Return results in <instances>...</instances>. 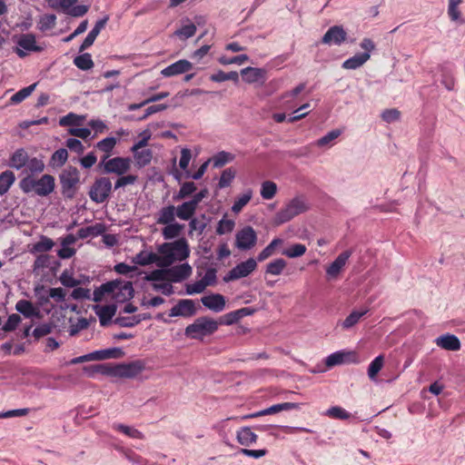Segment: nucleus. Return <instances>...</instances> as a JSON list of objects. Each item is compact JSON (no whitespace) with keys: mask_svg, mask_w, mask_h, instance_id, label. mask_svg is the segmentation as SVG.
Returning <instances> with one entry per match:
<instances>
[{"mask_svg":"<svg viewBox=\"0 0 465 465\" xmlns=\"http://www.w3.org/2000/svg\"><path fill=\"white\" fill-rule=\"evenodd\" d=\"M119 178L114 183V190H117L121 187H124L129 184H134L137 181V175L128 174V175H118Z\"/></svg>","mask_w":465,"mask_h":465,"instance_id":"680f3d73","label":"nucleus"},{"mask_svg":"<svg viewBox=\"0 0 465 465\" xmlns=\"http://www.w3.org/2000/svg\"><path fill=\"white\" fill-rule=\"evenodd\" d=\"M144 280L147 282H170L169 272L167 269H156L146 274Z\"/></svg>","mask_w":465,"mask_h":465,"instance_id":"c03bdc74","label":"nucleus"},{"mask_svg":"<svg viewBox=\"0 0 465 465\" xmlns=\"http://www.w3.org/2000/svg\"><path fill=\"white\" fill-rule=\"evenodd\" d=\"M78 0H48L49 6L55 10H63L64 13H68V10L74 5Z\"/></svg>","mask_w":465,"mask_h":465,"instance_id":"603ef678","label":"nucleus"},{"mask_svg":"<svg viewBox=\"0 0 465 465\" xmlns=\"http://www.w3.org/2000/svg\"><path fill=\"white\" fill-rule=\"evenodd\" d=\"M461 0H449L448 15L451 20L456 21L460 17V12L458 8Z\"/></svg>","mask_w":465,"mask_h":465,"instance_id":"774afa93","label":"nucleus"},{"mask_svg":"<svg viewBox=\"0 0 465 465\" xmlns=\"http://www.w3.org/2000/svg\"><path fill=\"white\" fill-rule=\"evenodd\" d=\"M345 358H346V354L344 352H341V351L334 352L327 357L326 365L328 367H332V366H335L338 364H341L344 362Z\"/></svg>","mask_w":465,"mask_h":465,"instance_id":"338daca9","label":"nucleus"},{"mask_svg":"<svg viewBox=\"0 0 465 465\" xmlns=\"http://www.w3.org/2000/svg\"><path fill=\"white\" fill-rule=\"evenodd\" d=\"M28 161V154L24 149L16 150L10 158V166L16 170L25 166Z\"/></svg>","mask_w":465,"mask_h":465,"instance_id":"2f4dec72","label":"nucleus"},{"mask_svg":"<svg viewBox=\"0 0 465 465\" xmlns=\"http://www.w3.org/2000/svg\"><path fill=\"white\" fill-rule=\"evenodd\" d=\"M15 176L13 172L5 171L0 174V194H5L14 183Z\"/></svg>","mask_w":465,"mask_h":465,"instance_id":"4c0bfd02","label":"nucleus"},{"mask_svg":"<svg viewBox=\"0 0 465 465\" xmlns=\"http://www.w3.org/2000/svg\"><path fill=\"white\" fill-rule=\"evenodd\" d=\"M201 302L203 306L215 312L223 311L225 307V298L219 293L203 296Z\"/></svg>","mask_w":465,"mask_h":465,"instance_id":"f3484780","label":"nucleus"},{"mask_svg":"<svg viewBox=\"0 0 465 465\" xmlns=\"http://www.w3.org/2000/svg\"><path fill=\"white\" fill-rule=\"evenodd\" d=\"M196 189H197V187L194 183L185 182L184 183H183L181 185L180 190L177 193V194H175L173 196V200L180 201V200L185 199V198L191 196L192 194H193L195 193Z\"/></svg>","mask_w":465,"mask_h":465,"instance_id":"e433bc0d","label":"nucleus"},{"mask_svg":"<svg viewBox=\"0 0 465 465\" xmlns=\"http://www.w3.org/2000/svg\"><path fill=\"white\" fill-rule=\"evenodd\" d=\"M306 246L302 243L292 244L291 247L282 251V254L289 258H297L302 256L306 252Z\"/></svg>","mask_w":465,"mask_h":465,"instance_id":"864d4df0","label":"nucleus"},{"mask_svg":"<svg viewBox=\"0 0 465 465\" xmlns=\"http://www.w3.org/2000/svg\"><path fill=\"white\" fill-rule=\"evenodd\" d=\"M241 74L244 82L254 84L264 81L265 72L261 68L246 67L241 71Z\"/></svg>","mask_w":465,"mask_h":465,"instance_id":"412c9836","label":"nucleus"},{"mask_svg":"<svg viewBox=\"0 0 465 465\" xmlns=\"http://www.w3.org/2000/svg\"><path fill=\"white\" fill-rule=\"evenodd\" d=\"M277 193V185L274 182L265 181L262 183L261 195L264 200L272 199Z\"/></svg>","mask_w":465,"mask_h":465,"instance_id":"09e8293b","label":"nucleus"},{"mask_svg":"<svg viewBox=\"0 0 465 465\" xmlns=\"http://www.w3.org/2000/svg\"><path fill=\"white\" fill-rule=\"evenodd\" d=\"M218 327V321L203 316L197 318L192 324H189L185 328L184 334L191 339L203 340L205 336L214 333Z\"/></svg>","mask_w":465,"mask_h":465,"instance_id":"f03ea898","label":"nucleus"},{"mask_svg":"<svg viewBox=\"0 0 465 465\" xmlns=\"http://www.w3.org/2000/svg\"><path fill=\"white\" fill-rule=\"evenodd\" d=\"M183 228H184L183 224H180L176 222L169 223V224H165V227L162 231L163 237L165 240H171V239L176 238L181 234Z\"/></svg>","mask_w":465,"mask_h":465,"instance_id":"473e14b6","label":"nucleus"},{"mask_svg":"<svg viewBox=\"0 0 465 465\" xmlns=\"http://www.w3.org/2000/svg\"><path fill=\"white\" fill-rule=\"evenodd\" d=\"M193 69V64L185 59H181L161 71L164 77H172L187 73Z\"/></svg>","mask_w":465,"mask_h":465,"instance_id":"4468645a","label":"nucleus"},{"mask_svg":"<svg viewBox=\"0 0 465 465\" xmlns=\"http://www.w3.org/2000/svg\"><path fill=\"white\" fill-rule=\"evenodd\" d=\"M235 242L238 249L250 250L257 242V234L252 227L245 226L236 233Z\"/></svg>","mask_w":465,"mask_h":465,"instance_id":"1a4fd4ad","label":"nucleus"},{"mask_svg":"<svg viewBox=\"0 0 465 465\" xmlns=\"http://www.w3.org/2000/svg\"><path fill=\"white\" fill-rule=\"evenodd\" d=\"M383 361L384 359L382 355H379L371 361L368 368V375L370 379L373 380L377 376L383 366Z\"/></svg>","mask_w":465,"mask_h":465,"instance_id":"6e6d98bb","label":"nucleus"},{"mask_svg":"<svg viewBox=\"0 0 465 465\" xmlns=\"http://www.w3.org/2000/svg\"><path fill=\"white\" fill-rule=\"evenodd\" d=\"M144 369L145 364L141 360L117 363V378L132 379L139 375Z\"/></svg>","mask_w":465,"mask_h":465,"instance_id":"9d476101","label":"nucleus"},{"mask_svg":"<svg viewBox=\"0 0 465 465\" xmlns=\"http://www.w3.org/2000/svg\"><path fill=\"white\" fill-rule=\"evenodd\" d=\"M117 143V139L114 137H106L95 144V148L101 152H104V155H108L110 157L111 153L113 152L114 146Z\"/></svg>","mask_w":465,"mask_h":465,"instance_id":"58836bf2","label":"nucleus"},{"mask_svg":"<svg viewBox=\"0 0 465 465\" xmlns=\"http://www.w3.org/2000/svg\"><path fill=\"white\" fill-rule=\"evenodd\" d=\"M21 322V317L20 315L16 313L11 314L6 322L3 326V331L5 332L13 331L16 329L18 324Z\"/></svg>","mask_w":465,"mask_h":465,"instance_id":"e2e57ef3","label":"nucleus"},{"mask_svg":"<svg viewBox=\"0 0 465 465\" xmlns=\"http://www.w3.org/2000/svg\"><path fill=\"white\" fill-rule=\"evenodd\" d=\"M400 117L401 112L396 108L386 109L381 114V119L388 124L398 121Z\"/></svg>","mask_w":465,"mask_h":465,"instance_id":"69168bd1","label":"nucleus"},{"mask_svg":"<svg viewBox=\"0 0 465 465\" xmlns=\"http://www.w3.org/2000/svg\"><path fill=\"white\" fill-rule=\"evenodd\" d=\"M114 428L124 433V435L132 438V439H138V440H143L144 439V435L142 431L138 430L137 429H134L133 427H130V426H126V425H124V424H114Z\"/></svg>","mask_w":465,"mask_h":465,"instance_id":"79ce46f5","label":"nucleus"},{"mask_svg":"<svg viewBox=\"0 0 465 465\" xmlns=\"http://www.w3.org/2000/svg\"><path fill=\"white\" fill-rule=\"evenodd\" d=\"M159 267L167 268L175 262L172 242H164L158 246Z\"/></svg>","mask_w":465,"mask_h":465,"instance_id":"2eb2a0df","label":"nucleus"},{"mask_svg":"<svg viewBox=\"0 0 465 465\" xmlns=\"http://www.w3.org/2000/svg\"><path fill=\"white\" fill-rule=\"evenodd\" d=\"M234 226H235V223L233 220L223 218L218 223V225L216 227V232L219 235L232 232Z\"/></svg>","mask_w":465,"mask_h":465,"instance_id":"13d9d810","label":"nucleus"},{"mask_svg":"<svg viewBox=\"0 0 465 465\" xmlns=\"http://www.w3.org/2000/svg\"><path fill=\"white\" fill-rule=\"evenodd\" d=\"M286 264L283 259H276L267 264L265 272L274 276L280 275L286 267Z\"/></svg>","mask_w":465,"mask_h":465,"instance_id":"49530a36","label":"nucleus"},{"mask_svg":"<svg viewBox=\"0 0 465 465\" xmlns=\"http://www.w3.org/2000/svg\"><path fill=\"white\" fill-rule=\"evenodd\" d=\"M368 309L362 310L361 312L359 311H353L351 312L343 321L342 327L344 329H349L354 326L360 319L364 316L368 312Z\"/></svg>","mask_w":465,"mask_h":465,"instance_id":"8fccbe9b","label":"nucleus"},{"mask_svg":"<svg viewBox=\"0 0 465 465\" xmlns=\"http://www.w3.org/2000/svg\"><path fill=\"white\" fill-rule=\"evenodd\" d=\"M351 255V252L349 250L340 253L338 257L326 269L327 274L331 278L337 277L342 268L345 266Z\"/></svg>","mask_w":465,"mask_h":465,"instance_id":"dca6fc26","label":"nucleus"},{"mask_svg":"<svg viewBox=\"0 0 465 465\" xmlns=\"http://www.w3.org/2000/svg\"><path fill=\"white\" fill-rule=\"evenodd\" d=\"M308 206L302 197H295L291 200L285 207L281 209L274 217V223L280 225L285 223L295 216L306 212Z\"/></svg>","mask_w":465,"mask_h":465,"instance_id":"7ed1b4c3","label":"nucleus"},{"mask_svg":"<svg viewBox=\"0 0 465 465\" xmlns=\"http://www.w3.org/2000/svg\"><path fill=\"white\" fill-rule=\"evenodd\" d=\"M124 355L120 348H111L106 350L95 351L92 352L93 361H103L106 359H118Z\"/></svg>","mask_w":465,"mask_h":465,"instance_id":"cd10ccee","label":"nucleus"},{"mask_svg":"<svg viewBox=\"0 0 465 465\" xmlns=\"http://www.w3.org/2000/svg\"><path fill=\"white\" fill-rule=\"evenodd\" d=\"M134 158L138 167H144L148 165L153 158V152L150 149H143L134 153Z\"/></svg>","mask_w":465,"mask_h":465,"instance_id":"c9c22d12","label":"nucleus"},{"mask_svg":"<svg viewBox=\"0 0 465 465\" xmlns=\"http://www.w3.org/2000/svg\"><path fill=\"white\" fill-rule=\"evenodd\" d=\"M257 267V262L253 258H249L245 262H242L232 268L224 277L225 282L238 280L248 276Z\"/></svg>","mask_w":465,"mask_h":465,"instance_id":"6e6552de","label":"nucleus"},{"mask_svg":"<svg viewBox=\"0 0 465 465\" xmlns=\"http://www.w3.org/2000/svg\"><path fill=\"white\" fill-rule=\"evenodd\" d=\"M106 227L104 223H97L94 225L82 227L77 231V236L80 239H85L88 237H96L105 232Z\"/></svg>","mask_w":465,"mask_h":465,"instance_id":"5701e85b","label":"nucleus"},{"mask_svg":"<svg viewBox=\"0 0 465 465\" xmlns=\"http://www.w3.org/2000/svg\"><path fill=\"white\" fill-rule=\"evenodd\" d=\"M159 255L155 252L145 253L143 252H140L134 258V262L141 266L156 263V265L159 267Z\"/></svg>","mask_w":465,"mask_h":465,"instance_id":"c756f323","label":"nucleus"},{"mask_svg":"<svg viewBox=\"0 0 465 465\" xmlns=\"http://www.w3.org/2000/svg\"><path fill=\"white\" fill-rule=\"evenodd\" d=\"M300 404L295 402H283L279 404H274L265 410L258 411L256 413L251 414L250 418H255L259 416L271 415L275 414L282 411H292L299 409Z\"/></svg>","mask_w":465,"mask_h":465,"instance_id":"6ab92c4d","label":"nucleus"},{"mask_svg":"<svg viewBox=\"0 0 465 465\" xmlns=\"http://www.w3.org/2000/svg\"><path fill=\"white\" fill-rule=\"evenodd\" d=\"M61 183V193L64 198L72 199L74 197L77 185L80 183V173L76 167L68 166L59 175Z\"/></svg>","mask_w":465,"mask_h":465,"instance_id":"20e7f679","label":"nucleus"},{"mask_svg":"<svg viewBox=\"0 0 465 465\" xmlns=\"http://www.w3.org/2000/svg\"><path fill=\"white\" fill-rule=\"evenodd\" d=\"M176 209L174 205L163 207L158 213L156 223L158 224H169L175 222Z\"/></svg>","mask_w":465,"mask_h":465,"instance_id":"bb28decb","label":"nucleus"},{"mask_svg":"<svg viewBox=\"0 0 465 465\" xmlns=\"http://www.w3.org/2000/svg\"><path fill=\"white\" fill-rule=\"evenodd\" d=\"M325 415L331 419L341 420H348L351 417V414L350 412H348L345 409H343L340 406H332V407L329 408L326 411Z\"/></svg>","mask_w":465,"mask_h":465,"instance_id":"a19ab883","label":"nucleus"},{"mask_svg":"<svg viewBox=\"0 0 465 465\" xmlns=\"http://www.w3.org/2000/svg\"><path fill=\"white\" fill-rule=\"evenodd\" d=\"M54 245V242L52 239L47 236L42 235L40 240L33 244L31 248V252L33 253H41L45 252L50 251Z\"/></svg>","mask_w":465,"mask_h":465,"instance_id":"72a5a7b5","label":"nucleus"},{"mask_svg":"<svg viewBox=\"0 0 465 465\" xmlns=\"http://www.w3.org/2000/svg\"><path fill=\"white\" fill-rule=\"evenodd\" d=\"M16 44L18 46L15 52L20 58L25 57L26 52L40 53L44 50V47L37 45L35 35L31 33L22 34Z\"/></svg>","mask_w":465,"mask_h":465,"instance_id":"0eeeda50","label":"nucleus"},{"mask_svg":"<svg viewBox=\"0 0 465 465\" xmlns=\"http://www.w3.org/2000/svg\"><path fill=\"white\" fill-rule=\"evenodd\" d=\"M435 342L439 347L447 351H456L460 349V341L453 334L441 335L436 339Z\"/></svg>","mask_w":465,"mask_h":465,"instance_id":"aec40b11","label":"nucleus"},{"mask_svg":"<svg viewBox=\"0 0 465 465\" xmlns=\"http://www.w3.org/2000/svg\"><path fill=\"white\" fill-rule=\"evenodd\" d=\"M112 192V183L108 177L97 178L89 191L90 199L95 203H103L105 202Z\"/></svg>","mask_w":465,"mask_h":465,"instance_id":"423d86ee","label":"nucleus"},{"mask_svg":"<svg viewBox=\"0 0 465 465\" xmlns=\"http://www.w3.org/2000/svg\"><path fill=\"white\" fill-rule=\"evenodd\" d=\"M234 155L231 153L222 151L216 153L212 159L213 167L220 168L225 165L227 163L233 161Z\"/></svg>","mask_w":465,"mask_h":465,"instance_id":"ea45409f","label":"nucleus"},{"mask_svg":"<svg viewBox=\"0 0 465 465\" xmlns=\"http://www.w3.org/2000/svg\"><path fill=\"white\" fill-rule=\"evenodd\" d=\"M36 86V84H33L29 86H26L18 92H16L15 94H13L10 98V101L12 104H19L23 102L25 98H27L35 90Z\"/></svg>","mask_w":465,"mask_h":465,"instance_id":"3c124183","label":"nucleus"},{"mask_svg":"<svg viewBox=\"0 0 465 465\" xmlns=\"http://www.w3.org/2000/svg\"><path fill=\"white\" fill-rule=\"evenodd\" d=\"M196 33V25L193 23L183 25L181 28L177 29L174 33L176 36L180 39H188L193 36Z\"/></svg>","mask_w":465,"mask_h":465,"instance_id":"5fc2aeb1","label":"nucleus"},{"mask_svg":"<svg viewBox=\"0 0 465 465\" xmlns=\"http://www.w3.org/2000/svg\"><path fill=\"white\" fill-rule=\"evenodd\" d=\"M347 39V33L341 25L330 27L322 38L324 45H341Z\"/></svg>","mask_w":465,"mask_h":465,"instance_id":"9b49d317","label":"nucleus"},{"mask_svg":"<svg viewBox=\"0 0 465 465\" xmlns=\"http://www.w3.org/2000/svg\"><path fill=\"white\" fill-rule=\"evenodd\" d=\"M131 163L132 160L129 157L116 156L109 158L108 155H103L99 168L105 174L123 175L131 169Z\"/></svg>","mask_w":465,"mask_h":465,"instance_id":"39448f33","label":"nucleus"},{"mask_svg":"<svg viewBox=\"0 0 465 465\" xmlns=\"http://www.w3.org/2000/svg\"><path fill=\"white\" fill-rule=\"evenodd\" d=\"M235 173H236L232 168H227L224 171H223L218 183V187L220 189H223L230 186V184L232 183V180L235 177Z\"/></svg>","mask_w":465,"mask_h":465,"instance_id":"4d7b16f0","label":"nucleus"},{"mask_svg":"<svg viewBox=\"0 0 465 465\" xmlns=\"http://www.w3.org/2000/svg\"><path fill=\"white\" fill-rule=\"evenodd\" d=\"M371 58L368 53H360L348 58L342 63V68L347 70H355L361 67Z\"/></svg>","mask_w":465,"mask_h":465,"instance_id":"b1692460","label":"nucleus"},{"mask_svg":"<svg viewBox=\"0 0 465 465\" xmlns=\"http://www.w3.org/2000/svg\"><path fill=\"white\" fill-rule=\"evenodd\" d=\"M116 307L114 305L96 306L95 312L99 317L100 324L106 326L114 316Z\"/></svg>","mask_w":465,"mask_h":465,"instance_id":"c85d7f7f","label":"nucleus"},{"mask_svg":"<svg viewBox=\"0 0 465 465\" xmlns=\"http://www.w3.org/2000/svg\"><path fill=\"white\" fill-rule=\"evenodd\" d=\"M15 310L25 318L39 317L40 311L28 300H19L15 304Z\"/></svg>","mask_w":465,"mask_h":465,"instance_id":"4be33fe9","label":"nucleus"},{"mask_svg":"<svg viewBox=\"0 0 465 465\" xmlns=\"http://www.w3.org/2000/svg\"><path fill=\"white\" fill-rule=\"evenodd\" d=\"M176 209V216L183 221H190L193 219L197 207L191 202H183L182 204H179Z\"/></svg>","mask_w":465,"mask_h":465,"instance_id":"a878e982","label":"nucleus"},{"mask_svg":"<svg viewBox=\"0 0 465 465\" xmlns=\"http://www.w3.org/2000/svg\"><path fill=\"white\" fill-rule=\"evenodd\" d=\"M240 320H241L240 313L236 310V311H233V312L224 314L220 319V321L218 322H219V325L220 324L232 325V324L238 322Z\"/></svg>","mask_w":465,"mask_h":465,"instance_id":"0e129e2a","label":"nucleus"},{"mask_svg":"<svg viewBox=\"0 0 465 465\" xmlns=\"http://www.w3.org/2000/svg\"><path fill=\"white\" fill-rule=\"evenodd\" d=\"M171 282H180L187 279L192 274V267L188 263L168 268Z\"/></svg>","mask_w":465,"mask_h":465,"instance_id":"a211bd4d","label":"nucleus"},{"mask_svg":"<svg viewBox=\"0 0 465 465\" xmlns=\"http://www.w3.org/2000/svg\"><path fill=\"white\" fill-rule=\"evenodd\" d=\"M341 132L338 129L329 132L327 134L317 140L316 144L320 147L328 145L330 143L337 139Z\"/></svg>","mask_w":465,"mask_h":465,"instance_id":"052dcab7","label":"nucleus"},{"mask_svg":"<svg viewBox=\"0 0 465 465\" xmlns=\"http://www.w3.org/2000/svg\"><path fill=\"white\" fill-rule=\"evenodd\" d=\"M258 436L249 427L242 428L237 431V440L241 445L249 446L256 442Z\"/></svg>","mask_w":465,"mask_h":465,"instance_id":"7c9ffc66","label":"nucleus"},{"mask_svg":"<svg viewBox=\"0 0 465 465\" xmlns=\"http://www.w3.org/2000/svg\"><path fill=\"white\" fill-rule=\"evenodd\" d=\"M172 247L175 257V261L185 260L190 254L189 245L184 238H181L174 242H172Z\"/></svg>","mask_w":465,"mask_h":465,"instance_id":"393cba45","label":"nucleus"},{"mask_svg":"<svg viewBox=\"0 0 465 465\" xmlns=\"http://www.w3.org/2000/svg\"><path fill=\"white\" fill-rule=\"evenodd\" d=\"M84 371L89 377H94L96 373L117 378V363H101L84 367Z\"/></svg>","mask_w":465,"mask_h":465,"instance_id":"f8f14e48","label":"nucleus"},{"mask_svg":"<svg viewBox=\"0 0 465 465\" xmlns=\"http://www.w3.org/2000/svg\"><path fill=\"white\" fill-rule=\"evenodd\" d=\"M67 158H68V153H67L66 149L61 148V149L56 150L53 153V155L51 157V163H53V165L62 166L66 163Z\"/></svg>","mask_w":465,"mask_h":465,"instance_id":"bf43d9fd","label":"nucleus"},{"mask_svg":"<svg viewBox=\"0 0 465 465\" xmlns=\"http://www.w3.org/2000/svg\"><path fill=\"white\" fill-rule=\"evenodd\" d=\"M252 196V190H248L242 195L238 196L232 204V211L235 213H240L242 208L251 201Z\"/></svg>","mask_w":465,"mask_h":465,"instance_id":"de8ad7c7","label":"nucleus"},{"mask_svg":"<svg viewBox=\"0 0 465 465\" xmlns=\"http://www.w3.org/2000/svg\"><path fill=\"white\" fill-rule=\"evenodd\" d=\"M56 25V15L54 14H46L40 16L38 22V29L42 32H45L54 28Z\"/></svg>","mask_w":465,"mask_h":465,"instance_id":"37998d69","label":"nucleus"},{"mask_svg":"<svg viewBox=\"0 0 465 465\" xmlns=\"http://www.w3.org/2000/svg\"><path fill=\"white\" fill-rule=\"evenodd\" d=\"M19 186L25 193L45 197L52 193L55 188L54 177L51 174H44L39 179L27 175L20 181Z\"/></svg>","mask_w":465,"mask_h":465,"instance_id":"f257e3e1","label":"nucleus"},{"mask_svg":"<svg viewBox=\"0 0 465 465\" xmlns=\"http://www.w3.org/2000/svg\"><path fill=\"white\" fill-rule=\"evenodd\" d=\"M75 66L81 70L86 71L94 67V62L90 54L85 53L76 56L74 59Z\"/></svg>","mask_w":465,"mask_h":465,"instance_id":"a18cd8bd","label":"nucleus"},{"mask_svg":"<svg viewBox=\"0 0 465 465\" xmlns=\"http://www.w3.org/2000/svg\"><path fill=\"white\" fill-rule=\"evenodd\" d=\"M283 242V241L280 238H275L273 239L259 254H258V257H257V260L259 262H263L265 261L266 259H268L269 257H271L274 252H275V249L282 245Z\"/></svg>","mask_w":465,"mask_h":465,"instance_id":"f704fd0d","label":"nucleus"},{"mask_svg":"<svg viewBox=\"0 0 465 465\" xmlns=\"http://www.w3.org/2000/svg\"><path fill=\"white\" fill-rule=\"evenodd\" d=\"M196 312L195 305L193 300H180L176 305L171 310L169 316L171 317H191Z\"/></svg>","mask_w":465,"mask_h":465,"instance_id":"ddd939ff","label":"nucleus"}]
</instances>
